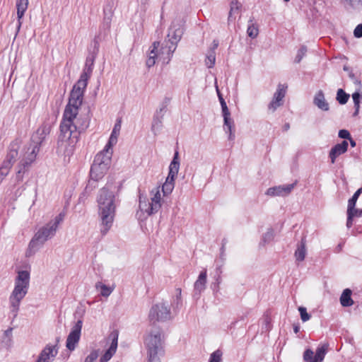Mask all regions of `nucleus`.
Masks as SVG:
<instances>
[{"mask_svg":"<svg viewBox=\"0 0 362 362\" xmlns=\"http://www.w3.org/2000/svg\"><path fill=\"white\" fill-rule=\"evenodd\" d=\"M117 340H118V335H117V334H116L113 337L112 343H111L109 349L101 356V358L100 359V362H107L108 361L110 360V358L116 353V351L117 349Z\"/></svg>","mask_w":362,"mask_h":362,"instance_id":"obj_22","label":"nucleus"},{"mask_svg":"<svg viewBox=\"0 0 362 362\" xmlns=\"http://www.w3.org/2000/svg\"><path fill=\"white\" fill-rule=\"evenodd\" d=\"M215 86H216V92H217V94L218 96V99H219V101H220V103L221 105L222 113L229 112V110L227 107L226 103L225 102L224 99L222 97V95L221 94V93L219 91V89H218L216 82L215 83Z\"/></svg>","mask_w":362,"mask_h":362,"instance_id":"obj_35","label":"nucleus"},{"mask_svg":"<svg viewBox=\"0 0 362 362\" xmlns=\"http://www.w3.org/2000/svg\"><path fill=\"white\" fill-rule=\"evenodd\" d=\"M151 321L165 322L172 319L170 305L167 303H158L151 308L148 314Z\"/></svg>","mask_w":362,"mask_h":362,"instance_id":"obj_11","label":"nucleus"},{"mask_svg":"<svg viewBox=\"0 0 362 362\" xmlns=\"http://www.w3.org/2000/svg\"><path fill=\"white\" fill-rule=\"evenodd\" d=\"M362 193V187L359 188L353 195V197L349 200L348 203V211H354L356 213H358V210L355 209V205L359 195Z\"/></svg>","mask_w":362,"mask_h":362,"instance_id":"obj_30","label":"nucleus"},{"mask_svg":"<svg viewBox=\"0 0 362 362\" xmlns=\"http://www.w3.org/2000/svg\"><path fill=\"white\" fill-rule=\"evenodd\" d=\"M50 129L51 127L49 124H43L41 125L33 136V142L40 146L45 136L49 134Z\"/></svg>","mask_w":362,"mask_h":362,"instance_id":"obj_20","label":"nucleus"},{"mask_svg":"<svg viewBox=\"0 0 362 362\" xmlns=\"http://www.w3.org/2000/svg\"><path fill=\"white\" fill-rule=\"evenodd\" d=\"M112 150L104 149L95 157L90 168V177L98 181L107 173L111 163Z\"/></svg>","mask_w":362,"mask_h":362,"instance_id":"obj_8","label":"nucleus"},{"mask_svg":"<svg viewBox=\"0 0 362 362\" xmlns=\"http://www.w3.org/2000/svg\"><path fill=\"white\" fill-rule=\"evenodd\" d=\"M110 19L108 18H107V23H110Z\"/></svg>","mask_w":362,"mask_h":362,"instance_id":"obj_49","label":"nucleus"},{"mask_svg":"<svg viewBox=\"0 0 362 362\" xmlns=\"http://www.w3.org/2000/svg\"><path fill=\"white\" fill-rule=\"evenodd\" d=\"M13 165V163L5 159L0 167V175H1L2 177H6L9 173Z\"/></svg>","mask_w":362,"mask_h":362,"instance_id":"obj_32","label":"nucleus"},{"mask_svg":"<svg viewBox=\"0 0 362 362\" xmlns=\"http://www.w3.org/2000/svg\"><path fill=\"white\" fill-rule=\"evenodd\" d=\"M64 216L60 214L36 232L28 245L26 251L27 257L33 255L46 241L54 236Z\"/></svg>","mask_w":362,"mask_h":362,"instance_id":"obj_4","label":"nucleus"},{"mask_svg":"<svg viewBox=\"0 0 362 362\" xmlns=\"http://www.w3.org/2000/svg\"><path fill=\"white\" fill-rule=\"evenodd\" d=\"M223 129L226 133L228 134V139L232 141L235 139V126L232 118L230 117V112H223Z\"/></svg>","mask_w":362,"mask_h":362,"instance_id":"obj_18","label":"nucleus"},{"mask_svg":"<svg viewBox=\"0 0 362 362\" xmlns=\"http://www.w3.org/2000/svg\"><path fill=\"white\" fill-rule=\"evenodd\" d=\"M307 52V48L305 46H302L298 51L295 58V62L299 63L302 59L305 56Z\"/></svg>","mask_w":362,"mask_h":362,"instance_id":"obj_38","label":"nucleus"},{"mask_svg":"<svg viewBox=\"0 0 362 362\" xmlns=\"http://www.w3.org/2000/svg\"><path fill=\"white\" fill-rule=\"evenodd\" d=\"M222 352L216 350L211 354L209 362H221Z\"/></svg>","mask_w":362,"mask_h":362,"instance_id":"obj_39","label":"nucleus"},{"mask_svg":"<svg viewBox=\"0 0 362 362\" xmlns=\"http://www.w3.org/2000/svg\"><path fill=\"white\" fill-rule=\"evenodd\" d=\"M306 255V240L303 238L300 244L298 245L297 249L295 251L294 256L296 261L302 262L304 260Z\"/></svg>","mask_w":362,"mask_h":362,"instance_id":"obj_26","label":"nucleus"},{"mask_svg":"<svg viewBox=\"0 0 362 362\" xmlns=\"http://www.w3.org/2000/svg\"><path fill=\"white\" fill-rule=\"evenodd\" d=\"M274 238V231L272 230H268L263 236V241L269 243Z\"/></svg>","mask_w":362,"mask_h":362,"instance_id":"obj_42","label":"nucleus"},{"mask_svg":"<svg viewBox=\"0 0 362 362\" xmlns=\"http://www.w3.org/2000/svg\"><path fill=\"white\" fill-rule=\"evenodd\" d=\"M313 103L319 109L323 111H328L329 110V103L327 102L325 94L322 90H318L313 98Z\"/></svg>","mask_w":362,"mask_h":362,"instance_id":"obj_21","label":"nucleus"},{"mask_svg":"<svg viewBox=\"0 0 362 362\" xmlns=\"http://www.w3.org/2000/svg\"><path fill=\"white\" fill-rule=\"evenodd\" d=\"M356 215L359 216V212L358 213H356L354 211H348L347 210V222H346V226H347L348 228L351 227L352 221H353V218L355 216H356Z\"/></svg>","mask_w":362,"mask_h":362,"instance_id":"obj_41","label":"nucleus"},{"mask_svg":"<svg viewBox=\"0 0 362 362\" xmlns=\"http://www.w3.org/2000/svg\"><path fill=\"white\" fill-rule=\"evenodd\" d=\"M39 149L40 146L33 142L23 148L20 162L17 166L16 179L18 181L23 180V175L35 160Z\"/></svg>","mask_w":362,"mask_h":362,"instance_id":"obj_9","label":"nucleus"},{"mask_svg":"<svg viewBox=\"0 0 362 362\" xmlns=\"http://www.w3.org/2000/svg\"><path fill=\"white\" fill-rule=\"evenodd\" d=\"M216 54L214 50L210 51L206 55L205 64L208 68H212L215 64Z\"/></svg>","mask_w":362,"mask_h":362,"instance_id":"obj_34","label":"nucleus"},{"mask_svg":"<svg viewBox=\"0 0 362 362\" xmlns=\"http://www.w3.org/2000/svg\"><path fill=\"white\" fill-rule=\"evenodd\" d=\"M295 185L296 184L293 183V184H289V185H280V186L270 187L267 190L266 194L268 196H271V197L287 196L291 192V191L294 188Z\"/></svg>","mask_w":362,"mask_h":362,"instance_id":"obj_16","label":"nucleus"},{"mask_svg":"<svg viewBox=\"0 0 362 362\" xmlns=\"http://www.w3.org/2000/svg\"><path fill=\"white\" fill-rule=\"evenodd\" d=\"M163 199L160 187H156L150 192V198L139 197V210L136 216L139 221H144L149 216L157 213L162 206Z\"/></svg>","mask_w":362,"mask_h":362,"instance_id":"obj_6","label":"nucleus"},{"mask_svg":"<svg viewBox=\"0 0 362 362\" xmlns=\"http://www.w3.org/2000/svg\"><path fill=\"white\" fill-rule=\"evenodd\" d=\"M247 35L251 38H255L258 35V28L254 24L250 25L247 30Z\"/></svg>","mask_w":362,"mask_h":362,"instance_id":"obj_36","label":"nucleus"},{"mask_svg":"<svg viewBox=\"0 0 362 362\" xmlns=\"http://www.w3.org/2000/svg\"><path fill=\"white\" fill-rule=\"evenodd\" d=\"M349 144L346 141H343L340 144L334 145L329 153V158L332 164L335 163L336 159L339 156L347 151Z\"/></svg>","mask_w":362,"mask_h":362,"instance_id":"obj_17","label":"nucleus"},{"mask_svg":"<svg viewBox=\"0 0 362 362\" xmlns=\"http://www.w3.org/2000/svg\"><path fill=\"white\" fill-rule=\"evenodd\" d=\"M354 35L356 37H362V24H359L356 27Z\"/></svg>","mask_w":362,"mask_h":362,"instance_id":"obj_45","label":"nucleus"},{"mask_svg":"<svg viewBox=\"0 0 362 362\" xmlns=\"http://www.w3.org/2000/svg\"><path fill=\"white\" fill-rule=\"evenodd\" d=\"M168 42H167V46H170L171 45V42L168 40Z\"/></svg>","mask_w":362,"mask_h":362,"instance_id":"obj_48","label":"nucleus"},{"mask_svg":"<svg viewBox=\"0 0 362 362\" xmlns=\"http://www.w3.org/2000/svg\"><path fill=\"white\" fill-rule=\"evenodd\" d=\"M286 88L287 87L284 85L279 84L278 86L276 91L274 94L273 99L268 106L271 112H274L277 107L282 105V101L286 95Z\"/></svg>","mask_w":362,"mask_h":362,"instance_id":"obj_15","label":"nucleus"},{"mask_svg":"<svg viewBox=\"0 0 362 362\" xmlns=\"http://www.w3.org/2000/svg\"><path fill=\"white\" fill-rule=\"evenodd\" d=\"M349 98V95L344 92L341 88H339L337 93V100L341 105H344L347 103Z\"/></svg>","mask_w":362,"mask_h":362,"instance_id":"obj_33","label":"nucleus"},{"mask_svg":"<svg viewBox=\"0 0 362 362\" xmlns=\"http://www.w3.org/2000/svg\"><path fill=\"white\" fill-rule=\"evenodd\" d=\"M242 4L238 1H232L228 14V22L235 21L240 15Z\"/></svg>","mask_w":362,"mask_h":362,"instance_id":"obj_25","label":"nucleus"},{"mask_svg":"<svg viewBox=\"0 0 362 362\" xmlns=\"http://www.w3.org/2000/svg\"><path fill=\"white\" fill-rule=\"evenodd\" d=\"M30 272L26 270L18 271L14 280V288L9 296L11 313L16 315L22 300L28 293L30 286Z\"/></svg>","mask_w":362,"mask_h":362,"instance_id":"obj_5","label":"nucleus"},{"mask_svg":"<svg viewBox=\"0 0 362 362\" xmlns=\"http://www.w3.org/2000/svg\"><path fill=\"white\" fill-rule=\"evenodd\" d=\"M95 288L97 290H99L100 292V295L103 297H108L112 293L115 289V286H107L102 282H98L95 284Z\"/></svg>","mask_w":362,"mask_h":362,"instance_id":"obj_28","label":"nucleus"},{"mask_svg":"<svg viewBox=\"0 0 362 362\" xmlns=\"http://www.w3.org/2000/svg\"><path fill=\"white\" fill-rule=\"evenodd\" d=\"M327 347V344L317 347L315 356L314 352L311 349H306L303 354V360L307 362H322L326 355Z\"/></svg>","mask_w":362,"mask_h":362,"instance_id":"obj_13","label":"nucleus"},{"mask_svg":"<svg viewBox=\"0 0 362 362\" xmlns=\"http://www.w3.org/2000/svg\"><path fill=\"white\" fill-rule=\"evenodd\" d=\"M90 76V73L83 72L74 86L60 124L61 141L69 142L72 146L77 141V132L84 131L88 127L87 120L81 122V118L78 116V110L82 104L83 92Z\"/></svg>","mask_w":362,"mask_h":362,"instance_id":"obj_1","label":"nucleus"},{"mask_svg":"<svg viewBox=\"0 0 362 362\" xmlns=\"http://www.w3.org/2000/svg\"><path fill=\"white\" fill-rule=\"evenodd\" d=\"M338 135L341 139H349L351 137L349 132L346 129L339 130Z\"/></svg>","mask_w":362,"mask_h":362,"instance_id":"obj_44","label":"nucleus"},{"mask_svg":"<svg viewBox=\"0 0 362 362\" xmlns=\"http://www.w3.org/2000/svg\"><path fill=\"white\" fill-rule=\"evenodd\" d=\"M284 1L287 2V1H289L290 0H284Z\"/></svg>","mask_w":362,"mask_h":362,"instance_id":"obj_52","label":"nucleus"},{"mask_svg":"<svg viewBox=\"0 0 362 362\" xmlns=\"http://www.w3.org/2000/svg\"><path fill=\"white\" fill-rule=\"evenodd\" d=\"M99 356V350H92L86 357L84 362H95Z\"/></svg>","mask_w":362,"mask_h":362,"instance_id":"obj_37","label":"nucleus"},{"mask_svg":"<svg viewBox=\"0 0 362 362\" xmlns=\"http://www.w3.org/2000/svg\"><path fill=\"white\" fill-rule=\"evenodd\" d=\"M349 141H350V144L352 147H355L356 146V141L354 140H353V139L351 138V136L350 137V139H349Z\"/></svg>","mask_w":362,"mask_h":362,"instance_id":"obj_46","label":"nucleus"},{"mask_svg":"<svg viewBox=\"0 0 362 362\" xmlns=\"http://www.w3.org/2000/svg\"><path fill=\"white\" fill-rule=\"evenodd\" d=\"M82 325L83 321L81 320H78L72 327L71 330L66 338V347L70 351H74L78 346L81 338Z\"/></svg>","mask_w":362,"mask_h":362,"instance_id":"obj_12","label":"nucleus"},{"mask_svg":"<svg viewBox=\"0 0 362 362\" xmlns=\"http://www.w3.org/2000/svg\"><path fill=\"white\" fill-rule=\"evenodd\" d=\"M362 214V210L359 212V216Z\"/></svg>","mask_w":362,"mask_h":362,"instance_id":"obj_51","label":"nucleus"},{"mask_svg":"<svg viewBox=\"0 0 362 362\" xmlns=\"http://www.w3.org/2000/svg\"><path fill=\"white\" fill-rule=\"evenodd\" d=\"M120 129H121V124H120V122H118L115 124L114 128L110 134V136L109 138V141H108L107 144H106V146H105V148L108 149V150H112V147L117 142V139L119 135Z\"/></svg>","mask_w":362,"mask_h":362,"instance_id":"obj_23","label":"nucleus"},{"mask_svg":"<svg viewBox=\"0 0 362 362\" xmlns=\"http://www.w3.org/2000/svg\"><path fill=\"white\" fill-rule=\"evenodd\" d=\"M144 343L148 350L149 362H160L159 355L163 352V335L160 329H152L146 334Z\"/></svg>","mask_w":362,"mask_h":362,"instance_id":"obj_7","label":"nucleus"},{"mask_svg":"<svg viewBox=\"0 0 362 362\" xmlns=\"http://www.w3.org/2000/svg\"><path fill=\"white\" fill-rule=\"evenodd\" d=\"M180 169L179 154L176 151L169 166V173L165 182L162 185L161 191L163 197L170 194L175 187V180Z\"/></svg>","mask_w":362,"mask_h":362,"instance_id":"obj_10","label":"nucleus"},{"mask_svg":"<svg viewBox=\"0 0 362 362\" xmlns=\"http://www.w3.org/2000/svg\"><path fill=\"white\" fill-rule=\"evenodd\" d=\"M349 6L354 8H359L361 6V0H344Z\"/></svg>","mask_w":362,"mask_h":362,"instance_id":"obj_43","label":"nucleus"},{"mask_svg":"<svg viewBox=\"0 0 362 362\" xmlns=\"http://www.w3.org/2000/svg\"><path fill=\"white\" fill-rule=\"evenodd\" d=\"M351 291L349 288L344 290L341 297L340 303L344 307H349L354 304V301L351 298Z\"/></svg>","mask_w":362,"mask_h":362,"instance_id":"obj_27","label":"nucleus"},{"mask_svg":"<svg viewBox=\"0 0 362 362\" xmlns=\"http://www.w3.org/2000/svg\"><path fill=\"white\" fill-rule=\"evenodd\" d=\"M300 330V327L298 325H296L293 327V331L295 333H298Z\"/></svg>","mask_w":362,"mask_h":362,"instance_id":"obj_47","label":"nucleus"},{"mask_svg":"<svg viewBox=\"0 0 362 362\" xmlns=\"http://www.w3.org/2000/svg\"><path fill=\"white\" fill-rule=\"evenodd\" d=\"M58 346L47 344L40 353L35 362H52L58 354Z\"/></svg>","mask_w":362,"mask_h":362,"instance_id":"obj_14","label":"nucleus"},{"mask_svg":"<svg viewBox=\"0 0 362 362\" xmlns=\"http://www.w3.org/2000/svg\"><path fill=\"white\" fill-rule=\"evenodd\" d=\"M98 216L100 221V233L106 235L112 226L115 211V195L107 187L100 190L98 197Z\"/></svg>","mask_w":362,"mask_h":362,"instance_id":"obj_3","label":"nucleus"},{"mask_svg":"<svg viewBox=\"0 0 362 362\" xmlns=\"http://www.w3.org/2000/svg\"><path fill=\"white\" fill-rule=\"evenodd\" d=\"M163 128V120L160 117L156 116L153 117L151 124V131L154 136H157L161 132Z\"/></svg>","mask_w":362,"mask_h":362,"instance_id":"obj_29","label":"nucleus"},{"mask_svg":"<svg viewBox=\"0 0 362 362\" xmlns=\"http://www.w3.org/2000/svg\"><path fill=\"white\" fill-rule=\"evenodd\" d=\"M20 148V142L18 141H13L9 147L6 156V160L14 163L18 156V150Z\"/></svg>","mask_w":362,"mask_h":362,"instance_id":"obj_24","label":"nucleus"},{"mask_svg":"<svg viewBox=\"0 0 362 362\" xmlns=\"http://www.w3.org/2000/svg\"><path fill=\"white\" fill-rule=\"evenodd\" d=\"M184 24L185 21L181 17L175 18L172 21L167 35L171 45L160 46L159 42H154L149 47L146 62L148 68L153 66L157 62L163 64L169 63L177 44L183 35Z\"/></svg>","mask_w":362,"mask_h":362,"instance_id":"obj_2","label":"nucleus"},{"mask_svg":"<svg viewBox=\"0 0 362 362\" xmlns=\"http://www.w3.org/2000/svg\"><path fill=\"white\" fill-rule=\"evenodd\" d=\"M28 5V0H18L17 2V15L18 19H21L25 11L27 10Z\"/></svg>","mask_w":362,"mask_h":362,"instance_id":"obj_31","label":"nucleus"},{"mask_svg":"<svg viewBox=\"0 0 362 362\" xmlns=\"http://www.w3.org/2000/svg\"><path fill=\"white\" fill-rule=\"evenodd\" d=\"M298 310L300 315V318L303 322H307L310 319V315L308 313L305 308L299 307Z\"/></svg>","mask_w":362,"mask_h":362,"instance_id":"obj_40","label":"nucleus"},{"mask_svg":"<svg viewBox=\"0 0 362 362\" xmlns=\"http://www.w3.org/2000/svg\"><path fill=\"white\" fill-rule=\"evenodd\" d=\"M217 46H218V44H216V45H214V49H215V48H216V47H217Z\"/></svg>","mask_w":362,"mask_h":362,"instance_id":"obj_50","label":"nucleus"},{"mask_svg":"<svg viewBox=\"0 0 362 362\" xmlns=\"http://www.w3.org/2000/svg\"><path fill=\"white\" fill-rule=\"evenodd\" d=\"M207 282V273L206 269L202 270L197 279L194 284V291L195 295L199 296L206 288Z\"/></svg>","mask_w":362,"mask_h":362,"instance_id":"obj_19","label":"nucleus"}]
</instances>
